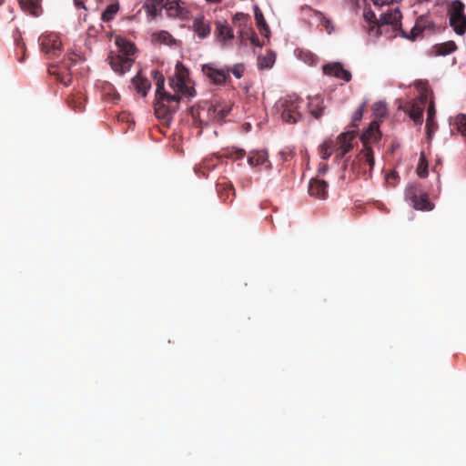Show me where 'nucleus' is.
I'll return each instance as SVG.
<instances>
[{
    "instance_id": "obj_1",
    "label": "nucleus",
    "mask_w": 466,
    "mask_h": 466,
    "mask_svg": "<svg viewBox=\"0 0 466 466\" xmlns=\"http://www.w3.org/2000/svg\"><path fill=\"white\" fill-rule=\"evenodd\" d=\"M231 106L218 100L205 101L191 107L193 123L198 127H204L210 123L222 122L229 114Z\"/></svg>"
},
{
    "instance_id": "obj_26",
    "label": "nucleus",
    "mask_w": 466,
    "mask_h": 466,
    "mask_svg": "<svg viewBox=\"0 0 466 466\" xmlns=\"http://www.w3.org/2000/svg\"><path fill=\"white\" fill-rule=\"evenodd\" d=\"M18 3L23 10L35 16L41 14V0H18Z\"/></svg>"
},
{
    "instance_id": "obj_51",
    "label": "nucleus",
    "mask_w": 466,
    "mask_h": 466,
    "mask_svg": "<svg viewBox=\"0 0 466 466\" xmlns=\"http://www.w3.org/2000/svg\"><path fill=\"white\" fill-rule=\"evenodd\" d=\"M397 177V173L396 172H392L391 174L388 175L387 178H390V177Z\"/></svg>"
},
{
    "instance_id": "obj_25",
    "label": "nucleus",
    "mask_w": 466,
    "mask_h": 466,
    "mask_svg": "<svg viewBox=\"0 0 466 466\" xmlns=\"http://www.w3.org/2000/svg\"><path fill=\"white\" fill-rule=\"evenodd\" d=\"M132 83L135 86L137 92L142 96H146L147 91L151 87L149 80L139 73L132 79Z\"/></svg>"
},
{
    "instance_id": "obj_14",
    "label": "nucleus",
    "mask_w": 466,
    "mask_h": 466,
    "mask_svg": "<svg viewBox=\"0 0 466 466\" xmlns=\"http://www.w3.org/2000/svg\"><path fill=\"white\" fill-rule=\"evenodd\" d=\"M192 29L198 38L204 39L211 33V24L204 15H198L193 19Z\"/></svg>"
},
{
    "instance_id": "obj_36",
    "label": "nucleus",
    "mask_w": 466,
    "mask_h": 466,
    "mask_svg": "<svg viewBox=\"0 0 466 466\" xmlns=\"http://www.w3.org/2000/svg\"><path fill=\"white\" fill-rule=\"evenodd\" d=\"M454 124L458 132L462 136H466V115L459 114L454 119Z\"/></svg>"
},
{
    "instance_id": "obj_18",
    "label": "nucleus",
    "mask_w": 466,
    "mask_h": 466,
    "mask_svg": "<svg viewBox=\"0 0 466 466\" xmlns=\"http://www.w3.org/2000/svg\"><path fill=\"white\" fill-rule=\"evenodd\" d=\"M355 137V131H350L342 133L339 136L340 143L339 147L337 150V157H344L345 155L352 148L351 140Z\"/></svg>"
},
{
    "instance_id": "obj_19",
    "label": "nucleus",
    "mask_w": 466,
    "mask_h": 466,
    "mask_svg": "<svg viewBox=\"0 0 466 466\" xmlns=\"http://www.w3.org/2000/svg\"><path fill=\"white\" fill-rule=\"evenodd\" d=\"M217 191L220 199L224 202H232L235 198V188L229 181L218 182Z\"/></svg>"
},
{
    "instance_id": "obj_24",
    "label": "nucleus",
    "mask_w": 466,
    "mask_h": 466,
    "mask_svg": "<svg viewBox=\"0 0 466 466\" xmlns=\"http://www.w3.org/2000/svg\"><path fill=\"white\" fill-rule=\"evenodd\" d=\"M268 156L266 150H252L248 154V163L251 167L260 166L268 162Z\"/></svg>"
},
{
    "instance_id": "obj_47",
    "label": "nucleus",
    "mask_w": 466,
    "mask_h": 466,
    "mask_svg": "<svg viewBox=\"0 0 466 466\" xmlns=\"http://www.w3.org/2000/svg\"><path fill=\"white\" fill-rule=\"evenodd\" d=\"M436 127H437V124L434 121H431L430 127L426 125L427 135H428L429 137H431L432 136V134L434 133Z\"/></svg>"
},
{
    "instance_id": "obj_38",
    "label": "nucleus",
    "mask_w": 466,
    "mask_h": 466,
    "mask_svg": "<svg viewBox=\"0 0 466 466\" xmlns=\"http://www.w3.org/2000/svg\"><path fill=\"white\" fill-rule=\"evenodd\" d=\"M365 103H363L353 114L351 126L354 128H358L359 123L361 121V118L363 116Z\"/></svg>"
},
{
    "instance_id": "obj_27",
    "label": "nucleus",
    "mask_w": 466,
    "mask_h": 466,
    "mask_svg": "<svg viewBox=\"0 0 466 466\" xmlns=\"http://www.w3.org/2000/svg\"><path fill=\"white\" fill-rule=\"evenodd\" d=\"M66 103L69 107L76 111H81L85 107V99L81 93H76L70 95L66 98Z\"/></svg>"
},
{
    "instance_id": "obj_33",
    "label": "nucleus",
    "mask_w": 466,
    "mask_h": 466,
    "mask_svg": "<svg viewBox=\"0 0 466 466\" xmlns=\"http://www.w3.org/2000/svg\"><path fill=\"white\" fill-rule=\"evenodd\" d=\"M363 15L368 23L372 24L369 28V33L373 34L376 36V29L380 23V19L377 18L375 13L371 10L365 11Z\"/></svg>"
},
{
    "instance_id": "obj_31",
    "label": "nucleus",
    "mask_w": 466,
    "mask_h": 466,
    "mask_svg": "<svg viewBox=\"0 0 466 466\" xmlns=\"http://www.w3.org/2000/svg\"><path fill=\"white\" fill-rule=\"evenodd\" d=\"M119 10L118 2H115L107 5V7L103 11L101 15V19L104 22H109L114 19L115 15Z\"/></svg>"
},
{
    "instance_id": "obj_21",
    "label": "nucleus",
    "mask_w": 466,
    "mask_h": 466,
    "mask_svg": "<svg viewBox=\"0 0 466 466\" xmlns=\"http://www.w3.org/2000/svg\"><path fill=\"white\" fill-rule=\"evenodd\" d=\"M115 43L119 49V55H122L126 57H130L132 55H134L136 51V46L134 43H132L131 41H128L121 36H116Z\"/></svg>"
},
{
    "instance_id": "obj_48",
    "label": "nucleus",
    "mask_w": 466,
    "mask_h": 466,
    "mask_svg": "<svg viewBox=\"0 0 466 466\" xmlns=\"http://www.w3.org/2000/svg\"><path fill=\"white\" fill-rule=\"evenodd\" d=\"M75 5L77 8H86L82 1L75 0Z\"/></svg>"
},
{
    "instance_id": "obj_3",
    "label": "nucleus",
    "mask_w": 466,
    "mask_h": 466,
    "mask_svg": "<svg viewBox=\"0 0 466 466\" xmlns=\"http://www.w3.org/2000/svg\"><path fill=\"white\" fill-rule=\"evenodd\" d=\"M401 17L402 15L399 8L389 9L386 13L381 14L376 29V36L387 35L390 26L392 32L389 35L390 38L396 36L398 33L401 35V31H404L401 27Z\"/></svg>"
},
{
    "instance_id": "obj_7",
    "label": "nucleus",
    "mask_w": 466,
    "mask_h": 466,
    "mask_svg": "<svg viewBox=\"0 0 466 466\" xmlns=\"http://www.w3.org/2000/svg\"><path fill=\"white\" fill-rule=\"evenodd\" d=\"M374 156L370 147H363L351 163V170L355 176L371 173L374 167Z\"/></svg>"
},
{
    "instance_id": "obj_32",
    "label": "nucleus",
    "mask_w": 466,
    "mask_h": 466,
    "mask_svg": "<svg viewBox=\"0 0 466 466\" xmlns=\"http://www.w3.org/2000/svg\"><path fill=\"white\" fill-rule=\"evenodd\" d=\"M153 38L155 41H157L160 44L167 45V46H172L176 42V40L174 39L172 35L169 34L167 31H164V30L154 34Z\"/></svg>"
},
{
    "instance_id": "obj_23",
    "label": "nucleus",
    "mask_w": 466,
    "mask_h": 466,
    "mask_svg": "<svg viewBox=\"0 0 466 466\" xmlns=\"http://www.w3.org/2000/svg\"><path fill=\"white\" fill-rule=\"evenodd\" d=\"M153 6L155 9L157 6H163L170 13V15L177 16L180 15L177 0H153Z\"/></svg>"
},
{
    "instance_id": "obj_42",
    "label": "nucleus",
    "mask_w": 466,
    "mask_h": 466,
    "mask_svg": "<svg viewBox=\"0 0 466 466\" xmlns=\"http://www.w3.org/2000/svg\"><path fill=\"white\" fill-rule=\"evenodd\" d=\"M331 153H332L331 143H328V142L324 143L321 146V149H320V154H321L322 158L323 159L329 158L331 156Z\"/></svg>"
},
{
    "instance_id": "obj_8",
    "label": "nucleus",
    "mask_w": 466,
    "mask_h": 466,
    "mask_svg": "<svg viewBox=\"0 0 466 466\" xmlns=\"http://www.w3.org/2000/svg\"><path fill=\"white\" fill-rule=\"evenodd\" d=\"M203 75L214 85L222 86L230 81L228 70L226 66L218 67L216 63H208L201 66Z\"/></svg>"
},
{
    "instance_id": "obj_45",
    "label": "nucleus",
    "mask_w": 466,
    "mask_h": 466,
    "mask_svg": "<svg viewBox=\"0 0 466 466\" xmlns=\"http://www.w3.org/2000/svg\"><path fill=\"white\" fill-rule=\"evenodd\" d=\"M147 12H148L151 15L156 16V15H157V10H158V9L163 8V6H157V9H155V8H154V6H153V0H151V4H150V5H147Z\"/></svg>"
},
{
    "instance_id": "obj_30",
    "label": "nucleus",
    "mask_w": 466,
    "mask_h": 466,
    "mask_svg": "<svg viewBox=\"0 0 466 466\" xmlns=\"http://www.w3.org/2000/svg\"><path fill=\"white\" fill-rule=\"evenodd\" d=\"M457 49V46L454 41H447L435 46L436 54L439 56H446Z\"/></svg>"
},
{
    "instance_id": "obj_9",
    "label": "nucleus",
    "mask_w": 466,
    "mask_h": 466,
    "mask_svg": "<svg viewBox=\"0 0 466 466\" xmlns=\"http://www.w3.org/2000/svg\"><path fill=\"white\" fill-rule=\"evenodd\" d=\"M405 198L410 201L415 209L431 211L434 208V204L430 201L428 194L420 193L415 186H409L405 189Z\"/></svg>"
},
{
    "instance_id": "obj_13",
    "label": "nucleus",
    "mask_w": 466,
    "mask_h": 466,
    "mask_svg": "<svg viewBox=\"0 0 466 466\" xmlns=\"http://www.w3.org/2000/svg\"><path fill=\"white\" fill-rule=\"evenodd\" d=\"M108 58L112 69L119 75H124L126 72H127L131 68L134 62L131 57H126L122 55L111 54Z\"/></svg>"
},
{
    "instance_id": "obj_28",
    "label": "nucleus",
    "mask_w": 466,
    "mask_h": 466,
    "mask_svg": "<svg viewBox=\"0 0 466 466\" xmlns=\"http://www.w3.org/2000/svg\"><path fill=\"white\" fill-rule=\"evenodd\" d=\"M249 22V17L248 15L243 13H238L233 16L232 23L235 27L239 29L240 34L242 35L245 29L248 28Z\"/></svg>"
},
{
    "instance_id": "obj_6",
    "label": "nucleus",
    "mask_w": 466,
    "mask_h": 466,
    "mask_svg": "<svg viewBox=\"0 0 466 466\" xmlns=\"http://www.w3.org/2000/svg\"><path fill=\"white\" fill-rule=\"evenodd\" d=\"M465 5L461 0L451 2L449 9V24L454 32L462 35L466 33V15L464 14Z\"/></svg>"
},
{
    "instance_id": "obj_22",
    "label": "nucleus",
    "mask_w": 466,
    "mask_h": 466,
    "mask_svg": "<svg viewBox=\"0 0 466 466\" xmlns=\"http://www.w3.org/2000/svg\"><path fill=\"white\" fill-rule=\"evenodd\" d=\"M380 138L379 125L377 122H371L368 130L362 135L361 140L363 142V147H370L369 143L373 141L376 142Z\"/></svg>"
},
{
    "instance_id": "obj_49",
    "label": "nucleus",
    "mask_w": 466,
    "mask_h": 466,
    "mask_svg": "<svg viewBox=\"0 0 466 466\" xmlns=\"http://www.w3.org/2000/svg\"><path fill=\"white\" fill-rule=\"evenodd\" d=\"M17 42V46L21 48V50L25 53V44L24 43H20L16 40Z\"/></svg>"
},
{
    "instance_id": "obj_17",
    "label": "nucleus",
    "mask_w": 466,
    "mask_h": 466,
    "mask_svg": "<svg viewBox=\"0 0 466 466\" xmlns=\"http://www.w3.org/2000/svg\"><path fill=\"white\" fill-rule=\"evenodd\" d=\"M324 99L320 96H314L309 97L308 109L309 114L319 119L322 116L325 109Z\"/></svg>"
},
{
    "instance_id": "obj_44",
    "label": "nucleus",
    "mask_w": 466,
    "mask_h": 466,
    "mask_svg": "<svg viewBox=\"0 0 466 466\" xmlns=\"http://www.w3.org/2000/svg\"><path fill=\"white\" fill-rule=\"evenodd\" d=\"M76 56H77V55H76V54L69 55L67 57V60L63 61L62 68H65L66 70L68 71L70 69L72 64L75 62Z\"/></svg>"
},
{
    "instance_id": "obj_4",
    "label": "nucleus",
    "mask_w": 466,
    "mask_h": 466,
    "mask_svg": "<svg viewBox=\"0 0 466 466\" xmlns=\"http://www.w3.org/2000/svg\"><path fill=\"white\" fill-rule=\"evenodd\" d=\"M302 101L296 96H286L280 98L276 104L277 110L280 113L283 121L295 124L302 119L299 111Z\"/></svg>"
},
{
    "instance_id": "obj_34",
    "label": "nucleus",
    "mask_w": 466,
    "mask_h": 466,
    "mask_svg": "<svg viewBox=\"0 0 466 466\" xmlns=\"http://www.w3.org/2000/svg\"><path fill=\"white\" fill-rule=\"evenodd\" d=\"M245 155L246 152L244 149L232 147L225 149L221 156L227 158L237 160L243 158Z\"/></svg>"
},
{
    "instance_id": "obj_5",
    "label": "nucleus",
    "mask_w": 466,
    "mask_h": 466,
    "mask_svg": "<svg viewBox=\"0 0 466 466\" xmlns=\"http://www.w3.org/2000/svg\"><path fill=\"white\" fill-rule=\"evenodd\" d=\"M170 86L176 92L183 96H194L196 95L189 77V71L181 62H177L176 65L175 76L171 79Z\"/></svg>"
},
{
    "instance_id": "obj_16",
    "label": "nucleus",
    "mask_w": 466,
    "mask_h": 466,
    "mask_svg": "<svg viewBox=\"0 0 466 466\" xmlns=\"http://www.w3.org/2000/svg\"><path fill=\"white\" fill-rule=\"evenodd\" d=\"M309 194L319 199H325L328 196V184L324 180L312 178L309 184Z\"/></svg>"
},
{
    "instance_id": "obj_41",
    "label": "nucleus",
    "mask_w": 466,
    "mask_h": 466,
    "mask_svg": "<svg viewBox=\"0 0 466 466\" xmlns=\"http://www.w3.org/2000/svg\"><path fill=\"white\" fill-rule=\"evenodd\" d=\"M436 114L435 105L433 101H431L428 109H427V126H431V121H434Z\"/></svg>"
},
{
    "instance_id": "obj_35",
    "label": "nucleus",
    "mask_w": 466,
    "mask_h": 466,
    "mask_svg": "<svg viewBox=\"0 0 466 466\" xmlns=\"http://www.w3.org/2000/svg\"><path fill=\"white\" fill-rule=\"evenodd\" d=\"M416 171L420 177H426L428 176V161L425 157L424 152L420 153Z\"/></svg>"
},
{
    "instance_id": "obj_39",
    "label": "nucleus",
    "mask_w": 466,
    "mask_h": 466,
    "mask_svg": "<svg viewBox=\"0 0 466 466\" xmlns=\"http://www.w3.org/2000/svg\"><path fill=\"white\" fill-rule=\"evenodd\" d=\"M274 61L275 59L271 55L265 57H258V66L259 68H270Z\"/></svg>"
},
{
    "instance_id": "obj_37",
    "label": "nucleus",
    "mask_w": 466,
    "mask_h": 466,
    "mask_svg": "<svg viewBox=\"0 0 466 466\" xmlns=\"http://www.w3.org/2000/svg\"><path fill=\"white\" fill-rule=\"evenodd\" d=\"M226 68L228 70V76L230 73L237 78H241L244 73V66L242 64H236L233 66H226Z\"/></svg>"
},
{
    "instance_id": "obj_2",
    "label": "nucleus",
    "mask_w": 466,
    "mask_h": 466,
    "mask_svg": "<svg viewBox=\"0 0 466 466\" xmlns=\"http://www.w3.org/2000/svg\"><path fill=\"white\" fill-rule=\"evenodd\" d=\"M156 79V101L154 104L156 116L159 119L168 120L176 112L180 97L171 95L165 90V78L158 71L153 72Z\"/></svg>"
},
{
    "instance_id": "obj_15",
    "label": "nucleus",
    "mask_w": 466,
    "mask_h": 466,
    "mask_svg": "<svg viewBox=\"0 0 466 466\" xmlns=\"http://www.w3.org/2000/svg\"><path fill=\"white\" fill-rule=\"evenodd\" d=\"M426 96L421 95L419 101H414L410 104L408 110L410 117L417 125H421L423 121V109L426 102Z\"/></svg>"
},
{
    "instance_id": "obj_52",
    "label": "nucleus",
    "mask_w": 466,
    "mask_h": 466,
    "mask_svg": "<svg viewBox=\"0 0 466 466\" xmlns=\"http://www.w3.org/2000/svg\"><path fill=\"white\" fill-rule=\"evenodd\" d=\"M24 60V56L22 58H19V62H22Z\"/></svg>"
},
{
    "instance_id": "obj_53",
    "label": "nucleus",
    "mask_w": 466,
    "mask_h": 466,
    "mask_svg": "<svg viewBox=\"0 0 466 466\" xmlns=\"http://www.w3.org/2000/svg\"><path fill=\"white\" fill-rule=\"evenodd\" d=\"M3 2H4V0H0V5H2V4H3Z\"/></svg>"
},
{
    "instance_id": "obj_50",
    "label": "nucleus",
    "mask_w": 466,
    "mask_h": 466,
    "mask_svg": "<svg viewBox=\"0 0 466 466\" xmlns=\"http://www.w3.org/2000/svg\"><path fill=\"white\" fill-rule=\"evenodd\" d=\"M206 1L212 3V4H219L222 0H206Z\"/></svg>"
},
{
    "instance_id": "obj_46",
    "label": "nucleus",
    "mask_w": 466,
    "mask_h": 466,
    "mask_svg": "<svg viewBox=\"0 0 466 466\" xmlns=\"http://www.w3.org/2000/svg\"><path fill=\"white\" fill-rule=\"evenodd\" d=\"M371 1L374 4V5L382 6L385 5H390L393 2H395L396 0H371Z\"/></svg>"
},
{
    "instance_id": "obj_40",
    "label": "nucleus",
    "mask_w": 466,
    "mask_h": 466,
    "mask_svg": "<svg viewBox=\"0 0 466 466\" xmlns=\"http://www.w3.org/2000/svg\"><path fill=\"white\" fill-rule=\"evenodd\" d=\"M255 19L257 21L258 25L260 27V29H265V30L268 31V26L263 17L262 13L258 10V8L256 9Z\"/></svg>"
},
{
    "instance_id": "obj_20",
    "label": "nucleus",
    "mask_w": 466,
    "mask_h": 466,
    "mask_svg": "<svg viewBox=\"0 0 466 466\" xmlns=\"http://www.w3.org/2000/svg\"><path fill=\"white\" fill-rule=\"evenodd\" d=\"M215 34L220 42L226 43L234 38L232 28L225 22L217 21Z\"/></svg>"
},
{
    "instance_id": "obj_43",
    "label": "nucleus",
    "mask_w": 466,
    "mask_h": 466,
    "mask_svg": "<svg viewBox=\"0 0 466 466\" xmlns=\"http://www.w3.org/2000/svg\"><path fill=\"white\" fill-rule=\"evenodd\" d=\"M302 59L310 66L316 65L318 62V56L310 52L303 53Z\"/></svg>"
},
{
    "instance_id": "obj_29",
    "label": "nucleus",
    "mask_w": 466,
    "mask_h": 466,
    "mask_svg": "<svg viewBox=\"0 0 466 466\" xmlns=\"http://www.w3.org/2000/svg\"><path fill=\"white\" fill-rule=\"evenodd\" d=\"M48 72L49 74L56 76V80L65 86H68L72 83V75L70 73L63 74L61 72L56 71L55 66H51L48 69Z\"/></svg>"
},
{
    "instance_id": "obj_12",
    "label": "nucleus",
    "mask_w": 466,
    "mask_h": 466,
    "mask_svg": "<svg viewBox=\"0 0 466 466\" xmlns=\"http://www.w3.org/2000/svg\"><path fill=\"white\" fill-rule=\"evenodd\" d=\"M322 71L325 75L342 79L345 82L351 80V73L349 70L343 68V66L339 62H333L325 64L322 66Z\"/></svg>"
},
{
    "instance_id": "obj_10",
    "label": "nucleus",
    "mask_w": 466,
    "mask_h": 466,
    "mask_svg": "<svg viewBox=\"0 0 466 466\" xmlns=\"http://www.w3.org/2000/svg\"><path fill=\"white\" fill-rule=\"evenodd\" d=\"M41 50L49 58L56 57L60 54L61 41L56 34L42 35L40 37Z\"/></svg>"
},
{
    "instance_id": "obj_11",
    "label": "nucleus",
    "mask_w": 466,
    "mask_h": 466,
    "mask_svg": "<svg viewBox=\"0 0 466 466\" xmlns=\"http://www.w3.org/2000/svg\"><path fill=\"white\" fill-rule=\"evenodd\" d=\"M427 28L433 29L434 23L429 18L428 15H420L417 18L410 33L407 34L405 31H401V36L410 40H415L417 36Z\"/></svg>"
}]
</instances>
